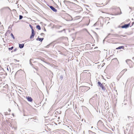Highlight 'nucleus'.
Returning a JSON list of instances; mask_svg holds the SVG:
<instances>
[{"label": "nucleus", "instance_id": "72a5a7b5", "mask_svg": "<svg viewBox=\"0 0 134 134\" xmlns=\"http://www.w3.org/2000/svg\"><path fill=\"white\" fill-rule=\"evenodd\" d=\"M133 24H134V22H133L132 23V26L133 25Z\"/></svg>", "mask_w": 134, "mask_h": 134}, {"label": "nucleus", "instance_id": "58836bf2", "mask_svg": "<svg viewBox=\"0 0 134 134\" xmlns=\"http://www.w3.org/2000/svg\"><path fill=\"white\" fill-rule=\"evenodd\" d=\"M44 30L45 31H46V29L44 28Z\"/></svg>", "mask_w": 134, "mask_h": 134}, {"label": "nucleus", "instance_id": "1a4fd4ad", "mask_svg": "<svg viewBox=\"0 0 134 134\" xmlns=\"http://www.w3.org/2000/svg\"><path fill=\"white\" fill-rule=\"evenodd\" d=\"M24 44H19V47L21 49L22 48L24 47Z\"/></svg>", "mask_w": 134, "mask_h": 134}, {"label": "nucleus", "instance_id": "f704fd0d", "mask_svg": "<svg viewBox=\"0 0 134 134\" xmlns=\"http://www.w3.org/2000/svg\"><path fill=\"white\" fill-rule=\"evenodd\" d=\"M102 122L101 121H98V122Z\"/></svg>", "mask_w": 134, "mask_h": 134}, {"label": "nucleus", "instance_id": "4be33fe9", "mask_svg": "<svg viewBox=\"0 0 134 134\" xmlns=\"http://www.w3.org/2000/svg\"><path fill=\"white\" fill-rule=\"evenodd\" d=\"M110 35H113V34H108V35L106 37V38H108V36H109Z\"/></svg>", "mask_w": 134, "mask_h": 134}, {"label": "nucleus", "instance_id": "6e6552de", "mask_svg": "<svg viewBox=\"0 0 134 134\" xmlns=\"http://www.w3.org/2000/svg\"><path fill=\"white\" fill-rule=\"evenodd\" d=\"M128 119L127 120L130 122L132 120L133 118L132 117L130 116H128Z\"/></svg>", "mask_w": 134, "mask_h": 134}, {"label": "nucleus", "instance_id": "a211bd4d", "mask_svg": "<svg viewBox=\"0 0 134 134\" xmlns=\"http://www.w3.org/2000/svg\"><path fill=\"white\" fill-rule=\"evenodd\" d=\"M115 60L116 61H118V60L117 59V58H114L112 60V61H113V60Z\"/></svg>", "mask_w": 134, "mask_h": 134}, {"label": "nucleus", "instance_id": "f257e3e1", "mask_svg": "<svg viewBox=\"0 0 134 134\" xmlns=\"http://www.w3.org/2000/svg\"><path fill=\"white\" fill-rule=\"evenodd\" d=\"M29 26L30 27L31 29L32 34H31V35L30 36V39H31L32 38H33L34 36V35H35L34 31V30L33 29V27L31 24H30Z\"/></svg>", "mask_w": 134, "mask_h": 134}, {"label": "nucleus", "instance_id": "5701e85b", "mask_svg": "<svg viewBox=\"0 0 134 134\" xmlns=\"http://www.w3.org/2000/svg\"><path fill=\"white\" fill-rule=\"evenodd\" d=\"M32 60L31 59H30V60L29 62H30V64H31V60Z\"/></svg>", "mask_w": 134, "mask_h": 134}, {"label": "nucleus", "instance_id": "4c0bfd02", "mask_svg": "<svg viewBox=\"0 0 134 134\" xmlns=\"http://www.w3.org/2000/svg\"><path fill=\"white\" fill-rule=\"evenodd\" d=\"M105 63H103V65H105Z\"/></svg>", "mask_w": 134, "mask_h": 134}, {"label": "nucleus", "instance_id": "7ed1b4c3", "mask_svg": "<svg viewBox=\"0 0 134 134\" xmlns=\"http://www.w3.org/2000/svg\"><path fill=\"white\" fill-rule=\"evenodd\" d=\"M130 23H129L127 24H125L121 26L122 28H127L129 27L130 25Z\"/></svg>", "mask_w": 134, "mask_h": 134}, {"label": "nucleus", "instance_id": "9b49d317", "mask_svg": "<svg viewBox=\"0 0 134 134\" xmlns=\"http://www.w3.org/2000/svg\"><path fill=\"white\" fill-rule=\"evenodd\" d=\"M124 47L123 46H119L118 47L116 48V49H120L122 48H124Z\"/></svg>", "mask_w": 134, "mask_h": 134}, {"label": "nucleus", "instance_id": "20e7f679", "mask_svg": "<svg viewBox=\"0 0 134 134\" xmlns=\"http://www.w3.org/2000/svg\"><path fill=\"white\" fill-rule=\"evenodd\" d=\"M48 6L53 11L55 12H56L57 11V10L55 8H54L53 6L49 5H48Z\"/></svg>", "mask_w": 134, "mask_h": 134}, {"label": "nucleus", "instance_id": "39448f33", "mask_svg": "<svg viewBox=\"0 0 134 134\" xmlns=\"http://www.w3.org/2000/svg\"><path fill=\"white\" fill-rule=\"evenodd\" d=\"M22 72V70L21 69H20L18 71L15 73V76L16 75L20 74Z\"/></svg>", "mask_w": 134, "mask_h": 134}, {"label": "nucleus", "instance_id": "ea45409f", "mask_svg": "<svg viewBox=\"0 0 134 134\" xmlns=\"http://www.w3.org/2000/svg\"><path fill=\"white\" fill-rule=\"evenodd\" d=\"M94 44H93V45H92V46H94Z\"/></svg>", "mask_w": 134, "mask_h": 134}, {"label": "nucleus", "instance_id": "b1692460", "mask_svg": "<svg viewBox=\"0 0 134 134\" xmlns=\"http://www.w3.org/2000/svg\"><path fill=\"white\" fill-rule=\"evenodd\" d=\"M49 45H48L47 46H46V48H48V47H49Z\"/></svg>", "mask_w": 134, "mask_h": 134}, {"label": "nucleus", "instance_id": "aec40b11", "mask_svg": "<svg viewBox=\"0 0 134 134\" xmlns=\"http://www.w3.org/2000/svg\"><path fill=\"white\" fill-rule=\"evenodd\" d=\"M17 49H18L17 48H16L15 49L13 50V51H12V52L13 51H14V52L16 51L17 50Z\"/></svg>", "mask_w": 134, "mask_h": 134}, {"label": "nucleus", "instance_id": "c9c22d12", "mask_svg": "<svg viewBox=\"0 0 134 134\" xmlns=\"http://www.w3.org/2000/svg\"><path fill=\"white\" fill-rule=\"evenodd\" d=\"M30 64L31 66H32L33 65V64L32 63H31V64Z\"/></svg>", "mask_w": 134, "mask_h": 134}, {"label": "nucleus", "instance_id": "0eeeda50", "mask_svg": "<svg viewBox=\"0 0 134 134\" xmlns=\"http://www.w3.org/2000/svg\"><path fill=\"white\" fill-rule=\"evenodd\" d=\"M44 39V38H40L39 37H38L37 38H36V40L37 41H39L41 42H42L43 40Z\"/></svg>", "mask_w": 134, "mask_h": 134}, {"label": "nucleus", "instance_id": "f3484780", "mask_svg": "<svg viewBox=\"0 0 134 134\" xmlns=\"http://www.w3.org/2000/svg\"><path fill=\"white\" fill-rule=\"evenodd\" d=\"M14 48V47L12 46L11 47V48H8V49L9 50H12Z\"/></svg>", "mask_w": 134, "mask_h": 134}, {"label": "nucleus", "instance_id": "f8f14e48", "mask_svg": "<svg viewBox=\"0 0 134 134\" xmlns=\"http://www.w3.org/2000/svg\"><path fill=\"white\" fill-rule=\"evenodd\" d=\"M98 84V85L100 87H101L102 86V84L99 81L97 83Z\"/></svg>", "mask_w": 134, "mask_h": 134}, {"label": "nucleus", "instance_id": "f03ea898", "mask_svg": "<svg viewBox=\"0 0 134 134\" xmlns=\"http://www.w3.org/2000/svg\"><path fill=\"white\" fill-rule=\"evenodd\" d=\"M126 62L129 65L130 68L132 67V64H133V62L131 60L129 59H127L126 60Z\"/></svg>", "mask_w": 134, "mask_h": 134}, {"label": "nucleus", "instance_id": "c85d7f7f", "mask_svg": "<svg viewBox=\"0 0 134 134\" xmlns=\"http://www.w3.org/2000/svg\"><path fill=\"white\" fill-rule=\"evenodd\" d=\"M121 13H121V11H120V13H118L117 15H120V14H121Z\"/></svg>", "mask_w": 134, "mask_h": 134}, {"label": "nucleus", "instance_id": "4468645a", "mask_svg": "<svg viewBox=\"0 0 134 134\" xmlns=\"http://www.w3.org/2000/svg\"><path fill=\"white\" fill-rule=\"evenodd\" d=\"M82 87H83V88H87V90H89L90 89V88L89 87L86 86H82Z\"/></svg>", "mask_w": 134, "mask_h": 134}, {"label": "nucleus", "instance_id": "dca6fc26", "mask_svg": "<svg viewBox=\"0 0 134 134\" xmlns=\"http://www.w3.org/2000/svg\"><path fill=\"white\" fill-rule=\"evenodd\" d=\"M23 18V16L21 15H19V19L21 20Z\"/></svg>", "mask_w": 134, "mask_h": 134}, {"label": "nucleus", "instance_id": "ddd939ff", "mask_svg": "<svg viewBox=\"0 0 134 134\" xmlns=\"http://www.w3.org/2000/svg\"><path fill=\"white\" fill-rule=\"evenodd\" d=\"M36 27L38 30H40L41 29L40 26L39 25H37L36 26Z\"/></svg>", "mask_w": 134, "mask_h": 134}, {"label": "nucleus", "instance_id": "bb28decb", "mask_svg": "<svg viewBox=\"0 0 134 134\" xmlns=\"http://www.w3.org/2000/svg\"><path fill=\"white\" fill-rule=\"evenodd\" d=\"M117 9H118V10H120V11H121V10H120V8H119H119H117Z\"/></svg>", "mask_w": 134, "mask_h": 134}, {"label": "nucleus", "instance_id": "412c9836", "mask_svg": "<svg viewBox=\"0 0 134 134\" xmlns=\"http://www.w3.org/2000/svg\"><path fill=\"white\" fill-rule=\"evenodd\" d=\"M63 76L62 75H60V79H61V80H62L63 79Z\"/></svg>", "mask_w": 134, "mask_h": 134}, {"label": "nucleus", "instance_id": "e433bc0d", "mask_svg": "<svg viewBox=\"0 0 134 134\" xmlns=\"http://www.w3.org/2000/svg\"><path fill=\"white\" fill-rule=\"evenodd\" d=\"M30 64L31 66H32L33 65V64L32 63H31V64Z\"/></svg>", "mask_w": 134, "mask_h": 134}, {"label": "nucleus", "instance_id": "393cba45", "mask_svg": "<svg viewBox=\"0 0 134 134\" xmlns=\"http://www.w3.org/2000/svg\"><path fill=\"white\" fill-rule=\"evenodd\" d=\"M2 69H3L2 68L0 65V70H1Z\"/></svg>", "mask_w": 134, "mask_h": 134}, {"label": "nucleus", "instance_id": "37998d69", "mask_svg": "<svg viewBox=\"0 0 134 134\" xmlns=\"http://www.w3.org/2000/svg\"><path fill=\"white\" fill-rule=\"evenodd\" d=\"M134 57L133 58V59H134Z\"/></svg>", "mask_w": 134, "mask_h": 134}, {"label": "nucleus", "instance_id": "2eb2a0df", "mask_svg": "<svg viewBox=\"0 0 134 134\" xmlns=\"http://www.w3.org/2000/svg\"><path fill=\"white\" fill-rule=\"evenodd\" d=\"M101 88L103 90H105V87L103 85L102 87H101Z\"/></svg>", "mask_w": 134, "mask_h": 134}, {"label": "nucleus", "instance_id": "423d86ee", "mask_svg": "<svg viewBox=\"0 0 134 134\" xmlns=\"http://www.w3.org/2000/svg\"><path fill=\"white\" fill-rule=\"evenodd\" d=\"M26 98L28 101L31 102L32 101V99L31 97H27Z\"/></svg>", "mask_w": 134, "mask_h": 134}, {"label": "nucleus", "instance_id": "a878e982", "mask_svg": "<svg viewBox=\"0 0 134 134\" xmlns=\"http://www.w3.org/2000/svg\"><path fill=\"white\" fill-rule=\"evenodd\" d=\"M44 35V34L42 33H41V35L42 36L43 35Z\"/></svg>", "mask_w": 134, "mask_h": 134}, {"label": "nucleus", "instance_id": "c756f323", "mask_svg": "<svg viewBox=\"0 0 134 134\" xmlns=\"http://www.w3.org/2000/svg\"><path fill=\"white\" fill-rule=\"evenodd\" d=\"M8 111H11V110L10 109H8Z\"/></svg>", "mask_w": 134, "mask_h": 134}, {"label": "nucleus", "instance_id": "6ab92c4d", "mask_svg": "<svg viewBox=\"0 0 134 134\" xmlns=\"http://www.w3.org/2000/svg\"><path fill=\"white\" fill-rule=\"evenodd\" d=\"M11 36H12V37L13 38V39H14L15 38L14 36L13 35L12 33H11Z\"/></svg>", "mask_w": 134, "mask_h": 134}, {"label": "nucleus", "instance_id": "9d476101", "mask_svg": "<svg viewBox=\"0 0 134 134\" xmlns=\"http://www.w3.org/2000/svg\"><path fill=\"white\" fill-rule=\"evenodd\" d=\"M127 69H125L123 70L121 72V74H122V73H124L125 71H127Z\"/></svg>", "mask_w": 134, "mask_h": 134}, {"label": "nucleus", "instance_id": "7c9ffc66", "mask_svg": "<svg viewBox=\"0 0 134 134\" xmlns=\"http://www.w3.org/2000/svg\"><path fill=\"white\" fill-rule=\"evenodd\" d=\"M7 70H8V71H9V68L8 67L7 68Z\"/></svg>", "mask_w": 134, "mask_h": 134}, {"label": "nucleus", "instance_id": "a19ab883", "mask_svg": "<svg viewBox=\"0 0 134 134\" xmlns=\"http://www.w3.org/2000/svg\"><path fill=\"white\" fill-rule=\"evenodd\" d=\"M93 128V126H92V127H91V128Z\"/></svg>", "mask_w": 134, "mask_h": 134}, {"label": "nucleus", "instance_id": "473e14b6", "mask_svg": "<svg viewBox=\"0 0 134 134\" xmlns=\"http://www.w3.org/2000/svg\"><path fill=\"white\" fill-rule=\"evenodd\" d=\"M62 31H63L62 30L61 31H58V32H62Z\"/></svg>", "mask_w": 134, "mask_h": 134}, {"label": "nucleus", "instance_id": "2f4dec72", "mask_svg": "<svg viewBox=\"0 0 134 134\" xmlns=\"http://www.w3.org/2000/svg\"><path fill=\"white\" fill-rule=\"evenodd\" d=\"M1 26V27L2 28H3V25H2Z\"/></svg>", "mask_w": 134, "mask_h": 134}, {"label": "nucleus", "instance_id": "79ce46f5", "mask_svg": "<svg viewBox=\"0 0 134 134\" xmlns=\"http://www.w3.org/2000/svg\"><path fill=\"white\" fill-rule=\"evenodd\" d=\"M6 114H7V113H6L5 114V115H6Z\"/></svg>", "mask_w": 134, "mask_h": 134}, {"label": "nucleus", "instance_id": "cd10ccee", "mask_svg": "<svg viewBox=\"0 0 134 134\" xmlns=\"http://www.w3.org/2000/svg\"><path fill=\"white\" fill-rule=\"evenodd\" d=\"M14 60L15 61H17V62H19V60H17L16 59H14Z\"/></svg>", "mask_w": 134, "mask_h": 134}]
</instances>
